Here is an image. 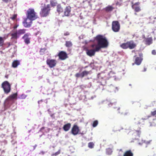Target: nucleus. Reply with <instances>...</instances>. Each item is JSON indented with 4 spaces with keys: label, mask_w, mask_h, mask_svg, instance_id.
<instances>
[{
    "label": "nucleus",
    "mask_w": 156,
    "mask_h": 156,
    "mask_svg": "<svg viewBox=\"0 0 156 156\" xmlns=\"http://www.w3.org/2000/svg\"><path fill=\"white\" fill-rule=\"evenodd\" d=\"M152 54L153 55H156V51L155 50H153L152 51Z\"/></svg>",
    "instance_id": "44"
},
{
    "label": "nucleus",
    "mask_w": 156,
    "mask_h": 156,
    "mask_svg": "<svg viewBox=\"0 0 156 156\" xmlns=\"http://www.w3.org/2000/svg\"><path fill=\"white\" fill-rule=\"evenodd\" d=\"M71 127V124L68 123L65 125L63 127V129L66 131H68L70 129Z\"/></svg>",
    "instance_id": "20"
},
{
    "label": "nucleus",
    "mask_w": 156,
    "mask_h": 156,
    "mask_svg": "<svg viewBox=\"0 0 156 156\" xmlns=\"http://www.w3.org/2000/svg\"><path fill=\"white\" fill-rule=\"evenodd\" d=\"M26 30L25 29H20L14 32L11 34V38L17 39L21 35L24 34L26 33Z\"/></svg>",
    "instance_id": "4"
},
{
    "label": "nucleus",
    "mask_w": 156,
    "mask_h": 156,
    "mask_svg": "<svg viewBox=\"0 0 156 156\" xmlns=\"http://www.w3.org/2000/svg\"><path fill=\"white\" fill-rule=\"evenodd\" d=\"M98 124V122L97 120L94 121L93 123L92 126L93 127H96Z\"/></svg>",
    "instance_id": "37"
},
{
    "label": "nucleus",
    "mask_w": 156,
    "mask_h": 156,
    "mask_svg": "<svg viewBox=\"0 0 156 156\" xmlns=\"http://www.w3.org/2000/svg\"><path fill=\"white\" fill-rule=\"evenodd\" d=\"M113 73L112 72H110L108 73V75H109V77H111L113 76L114 75Z\"/></svg>",
    "instance_id": "41"
},
{
    "label": "nucleus",
    "mask_w": 156,
    "mask_h": 156,
    "mask_svg": "<svg viewBox=\"0 0 156 156\" xmlns=\"http://www.w3.org/2000/svg\"><path fill=\"white\" fill-rule=\"evenodd\" d=\"M147 69L146 68H144V70L143 71L144 72H145L146 71Z\"/></svg>",
    "instance_id": "51"
},
{
    "label": "nucleus",
    "mask_w": 156,
    "mask_h": 156,
    "mask_svg": "<svg viewBox=\"0 0 156 156\" xmlns=\"http://www.w3.org/2000/svg\"><path fill=\"white\" fill-rule=\"evenodd\" d=\"M152 141L151 140H150L148 141H146L145 140H142L141 142H139L138 144L140 145H142L143 144H146V147H147V146L150 144Z\"/></svg>",
    "instance_id": "16"
},
{
    "label": "nucleus",
    "mask_w": 156,
    "mask_h": 156,
    "mask_svg": "<svg viewBox=\"0 0 156 156\" xmlns=\"http://www.w3.org/2000/svg\"><path fill=\"white\" fill-rule=\"evenodd\" d=\"M132 8L134 9L136 12H139L140 11V7L136 6L135 4L132 5Z\"/></svg>",
    "instance_id": "23"
},
{
    "label": "nucleus",
    "mask_w": 156,
    "mask_h": 156,
    "mask_svg": "<svg viewBox=\"0 0 156 156\" xmlns=\"http://www.w3.org/2000/svg\"><path fill=\"white\" fill-rule=\"evenodd\" d=\"M123 156H133V154L130 150L126 151Z\"/></svg>",
    "instance_id": "24"
},
{
    "label": "nucleus",
    "mask_w": 156,
    "mask_h": 156,
    "mask_svg": "<svg viewBox=\"0 0 156 156\" xmlns=\"http://www.w3.org/2000/svg\"><path fill=\"white\" fill-rule=\"evenodd\" d=\"M30 35V33H27L25 34L22 37V38L24 39L25 43L28 44L30 43V38L29 36Z\"/></svg>",
    "instance_id": "12"
},
{
    "label": "nucleus",
    "mask_w": 156,
    "mask_h": 156,
    "mask_svg": "<svg viewBox=\"0 0 156 156\" xmlns=\"http://www.w3.org/2000/svg\"><path fill=\"white\" fill-rule=\"evenodd\" d=\"M58 55L59 59L62 60H64L67 57L66 53L63 51H61L58 53Z\"/></svg>",
    "instance_id": "11"
},
{
    "label": "nucleus",
    "mask_w": 156,
    "mask_h": 156,
    "mask_svg": "<svg viewBox=\"0 0 156 156\" xmlns=\"http://www.w3.org/2000/svg\"><path fill=\"white\" fill-rule=\"evenodd\" d=\"M17 17V15L16 14H14L13 16H12L11 17H10V18L13 20H14Z\"/></svg>",
    "instance_id": "40"
},
{
    "label": "nucleus",
    "mask_w": 156,
    "mask_h": 156,
    "mask_svg": "<svg viewBox=\"0 0 156 156\" xmlns=\"http://www.w3.org/2000/svg\"><path fill=\"white\" fill-rule=\"evenodd\" d=\"M114 8L111 6L109 5L106 7L105 9V10L107 12H110L112 11Z\"/></svg>",
    "instance_id": "27"
},
{
    "label": "nucleus",
    "mask_w": 156,
    "mask_h": 156,
    "mask_svg": "<svg viewBox=\"0 0 156 156\" xmlns=\"http://www.w3.org/2000/svg\"><path fill=\"white\" fill-rule=\"evenodd\" d=\"M18 25H16L14 27V29H16L17 28V27H18Z\"/></svg>",
    "instance_id": "49"
},
{
    "label": "nucleus",
    "mask_w": 156,
    "mask_h": 156,
    "mask_svg": "<svg viewBox=\"0 0 156 156\" xmlns=\"http://www.w3.org/2000/svg\"><path fill=\"white\" fill-rule=\"evenodd\" d=\"M134 65V63H133V64H132V65Z\"/></svg>",
    "instance_id": "54"
},
{
    "label": "nucleus",
    "mask_w": 156,
    "mask_h": 156,
    "mask_svg": "<svg viewBox=\"0 0 156 156\" xmlns=\"http://www.w3.org/2000/svg\"><path fill=\"white\" fill-rule=\"evenodd\" d=\"M85 98L86 99L87 98L89 100H91L93 99L94 98V97L92 96H90V94H86L85 95Z\"/></svg>",
    "instance_id": "30"
},
{
    "label": "nucleus",
    "mask_w": 156,
    "mask_h": 156,
    "mask_svg": "<svg viewBox=\"0 0 156 156\" xmlns=\"http://www.w3.org/2000/svg\"><path fill=\"white\" fill-rule=\"evenodd\" d=\"M112 28L115 32H118L120 29V24L117 21H114L112 23Z\"/></svg>",
    "instance_id": "9"
},
{
    "label": "nucleus",
    "mask_w": 156,
    "mask_h": 156,
    "mask_svg": "<svg viewBox=\"0 0 156 156\" xmlns=\"http://www.w3.org/2000/svg\"><path fill=\"white\" fill-rule=\"evenodd\" d=\"M140 132L139 130H135L134 132L133 135L134 136H137L135 138V139H137L138 137H140Z\"/></svg>",
    "instance_id": "22"
},
{
    "label": "nucleus",
    "mask_w": 156,
    "mask_h": 156,
    "mask_svg": "<svg viewBox=\"0 0 156 156\" xmlns=\"http://www.w3.org/2000/svg\"><path fill=\"white\" fill-rule=\"evenodd\" d=\"M72 44L70 41H66V42L65 45L67 47H70L72 46Z\"/></svg>",
    "instance_id": "29"
},
{
    "label": "nucleus",
    "mask_w": 156,
    "mask_h": 156,
    "mask_svg": "<svg viewBox=\"0 0 156 156\" xmlns=\"http://www.w3.org/2000/svg\"><path fill=\"white\" fill-rule=\"evenodd\" d=\"M129 86H131V84H129Z\"/></svg>",
    "instance_id": "55"
},
{
    "label": "nucleus",
    "mask_w": 156,
    "mask_h": 156,
    "mask_svg": "<svg viewBox=\"0 0 156 156\" xmlns=\"http://www.w3.org/2000/svg\"><path fill=\"white\" fill-rule=\"evenodd\" d=\"M75 76L77 78H83L82 73H77L75 74Z\"/></svg>",
    "instance_id": "33"
},
{
    "label": "nucleus",
    "mask_w": 156,
    "mask_h": 156,
    "mask_svg": "<svg viewBox=\"0 0 156 156\" xmlns=\"http://www.w3.org/2000/svg\"><path fill=\"white\" fill-rule=\"evenodd\" d=\"M27 96L24 94H22L20 96V98L22 99H24L26 98Z\"/></svg>",
    "instance_id": "39"
},
{
    "label": "nucleus",
    "mask_w": 156,
    "mask_h": 156,
    "mask_svg": "<svg viewBox=\"0 0 156 156\" xmlns=\"http://www.w3.org/2000/svg\"><path fill=\"white\" fill-rule=\"evenodd\" d=\"M145 119H141L139 120V122H138L137 124L140 125L141 124L142 125H143L144 124V120H146Z\"/></svg>",
    "instance_id": "31"
},
{
    "label": "nucleus",
    "mask_w": 156,
    "mask_h": 156,
    "mask_svg": "<svg viewBox=\"0 0 156 156\" xmlns=\"http://www.w3.org/2000/svg\"><path fill=\"white\" fill-rule=\"evenodd\" d=\"M113 108H115V107H113Z\"/></svg>",
    "instance_id": "56"
},
{
    "label": "nucleus",
    "mask_w": 156,
    "mask_h": 156,
    "mask_svg": "<svg viewBox=\"0 0 156 156\" xmlns=\"http://www.w3.org/2000/svg\"><path fill=\"white\" fill-rule=\"evenodd\" d=\"M4 42L3 38L2 37H0V47L2 46L3 45Z\"/></svg>",
    "instance_id": "36"
},
{
    "label": "nucleus",
    "mask_w": 156,
    "mask_h": 156,
    "mask_svg": "<svg viewBox=\"0 0 156 156\" xmlns=\"http://www.w3.org/2000/svg\"><path fill=\"white\" fill-rule=\"evenodd\" d=\"M64 35L66 36L68 35H69V33L68 32H66L64 34Z\"/></svg>",
    "instance_id": "48"
},
{
    "label": "nucleus",
    "mask_w": 156,
    "mask_h": 156,
    "mask_svg": "<svg viewBox=\"0 0 156 156\" xmlns=\"http://www.w3.org/2000/svg\"><path fill=\"white\" fill-rule=\"evenodd\" d=\"M120 109V108H119L118 109V110H119V109Z\"/></svg>",
    "instance_id": "53"
},
{
    "label": "nucleus",
    "mask_w": 156,
    "mask_h": 156,
    "mask_svg": "<svg viewBox=\"0 0 156 156\" xmlns=\"http://www.w3.org/2000/svg\"><path fill=\"white\" fill-rule=\"evenodd\" d=\"M119 90V88L117 87H115L112 85H110L109 86V91L112 92L114 91L116 92Z\"/></svg>",
    "instance_id": "18"
},
{
    "label": "nucleus",
    "mask_w": 156,
    "mask_h": 156,
    "mask_svg": "<svg viewBox=\"0 0 156 156\" xmlns=\"http://www.w3.org/2000/svg\"><path fill=\"white\" fill-rule=\"evenodd\" d=\"M71 8L70 6L66 7L65 9L64 15L66 16H69L70 15Z\"/></svg>",
    "instance_id": "14"
},
{
    "label": "nucleus",
    "mask_w": 156,
    "mask_h": 156,
    "mask_svg": "<svg viewBox=\"0 0 156 156\" xmlns=\"http://www.w3.org/2000/svg\"><path fill=\"white\" fill-rule=\"evenodd\" d=\"M45 153L43 151H41L39 153V154H41L43 155Z\"/></svg>",
    "instance_id": "47"
},
{
    "label": "nucleus",
    "mask_w": 156,
    "mask_h": 156,
    "mask_svg": "<svg viewBox=\"0 0 156 156\" xmlns=\"http://www.w3.org/2000/svg\"><path fill=\"white\" fill-rule=\"evenodd\" d=\"M50 3L52 6L56 5L57 4L56 0H51Z\"/></svg>",
    "instance_id": "32"
},
{
    "label": "nucleus",
    "mask_w": 156,
    "mask_h": 156,
    "mask_svg": "<svg viewBox=\"0 0 156 156\" xmlns=\"http://www.w3.org/2000/svg\"><path fill=\"white\" fill-rule=\"evenodd\" d=\"M57 11L59 13L62 12L63 11L62 8L61 6L60 5H58L57 6Z\"/></svg>",
    "instance_id": "25"
},
{
    "label": "nucleus",
    "mask_w": 156,
    "mask_h": 156,
    "mask_svg": "<svg viewBox=\"0 0 156 156\" xmlns=\"http://www.w3.org/2000/svg\"><path fill=\"white\" fill-rule=\"evenodd\" d=\"M98 79L99 80V82L100 83L101 85L104 86L105 85L106 83V80L108 77L105 76V74L104 73H99L98 75Z\"/></svg>",
    "instance_id": "5"
},
{
    "label": "nucleus",
    "mask_w": 156,
    "mask_h": 156,
    "mask_svg": "<svg viewBox=\"0 0 156 156\" xmlns=\"http://www.w3.org/2000/svg\"><path fill=\"white\" fill-rule=\"evenodd\" d=\"M152 43V39L151 37L145 39L144 41V43L146 44L149 45Z\"/></svg>",
    "instance_id": "17"
},
{
    "label": "nucleus",
    "mask_w": 156,
    "mask_h": 156,
    "mask_svg": "<svg viewBox=\"0 0 156 156\" xmlns=\"http://www.w3.org/2000/svg\"><path fill=\"white\" fill-rule=\"evenodd\" d=\"M37 146V145H35L34 146V149H35V148Z\"/></svg>",
    "instance_id": "50"
},
{
    "label": "nucleus",
    "mask_w": 156,
    "mask_h": 156,
    "mask_svg": "<svg viewBox=\"0 0 156 156\" xmlns=\"http://www.w3.org/2000/svg\"><path fill=\"white\" fill-rule=\"evenodd\" d=\"M20 62L18 60H14L13 61L12 64V66L13 68H15L20 65Z\"/></svg>",
    "instance_id": "19"
},
{
    "label": "nucleus",
    "mask_w": 156,
    "mask_h": 156,
    "mask_svg": "<svg viewBox=\"0 0 156 156\" xmlns=\"http://www.w3.org/2000/svg\"><path fill=\"white\" fill-rule=\"evenodd\" d=\"M142 60V58L141 57H137L135 59V64L137 65L140 64Z\"/></svg>",
    "instance_id": "21"
},
{
    "label": "nucleus",
    "mask_w": 156,
    "mask_h": 156,
    "mask_svg": "<svg viewBox=\"0 0 156 156\" xmlns=\"http://www.w3.org/2000/svg\"><path fill=\"white\" fill-rule=\"evenodd\" d=\"M3 2H8L11 1V0H2Z\"/></svg>",
    "instance_id": "46"
},
{
    "label": "nucleus",
    "mask_w": 156,
    "mask_h": 156,
    "mask_svg": "<svg viewBox=\"0 0 156 156\" xmlns=\"http://www.w3.org/2000/svg\"><path fill=\"white\" fill-rule=\"evenodd\" d=\"M60 153V151H58L57 152L55 153L54 154H53V155H55V156H56V155H58V154H59Z\"/></svg>",
    "instance_id": "43"
},
{
    "label": "nucleus",
    "mask_w": 156,
    "mask_h": 156,
    "mask_svg": "<svg viewBox=\"0 0 156 156\" xmlns=\"http://www.w3.org/2000/svg\"><path fill=\"white\" fill-rule=\"evenodd\" d=\"M112 149L110 148H108L106 150V154L108 155H110L112 154Z\"/></svg>",
    "instance_id": "28"
},
{
    "label": "nucleus",
    "mask_w": 156,
    "mask_h": 156,
    "mask_svg": "<svg viewBox=\"0 0 156 156\" xmlns=\"http://www.w3.org/2000/svg\"><path fill=\"white\" fill-rule=\"evenodd\" d=\"M42 5L41 7L40 14L41 17H46L49 14L50 10V6L49 5H47L45 6L44 4H42Z\"/></svg>",
    "instance_id": "2"
},
{
    "label": "nucleus",
    "mask_w": 156,
    "mask_h": 156,
    "mask_svg": "<svg viewBox=\"0 0 156 156\" xmlns=\"http://www.w3.org/2000/svg\"><path fill=\"white\" fill-rule=\"evenodd\" d=\"M32 20L27 17L23 22V26L25 27H30L31 25Z\"/></svg>",
    "instance_id": "10"
},
{
    "label": "nucleus",
    "mask_w": 156,
    "mask_h": 156,
    "mask_svg": "<svg viewBox=\"0 0 156 156\" xmlns=\"http://www.w3.org/2000/svg\"><path fill=\"white\" fill-rule=\"evenodd\" d=\"M79 129V127L76 125H74L71 130V133L74 135H76L78 133Z\"/></svg>",
    "instance_id": "13"
},
{
    "label": "nucleus",
    "mask_w": 156,
    "mask_h": 156,
    "mask_svg": "<svg viewBox=\"0 0 156 156\" xmlns=\"http://www.w3.org/2000/svg\"><path fill=\"white\" fill-rule=\"evenodd\" d=\"M115 105V103H111L109 104H108V105L109 107H110L112 106L113 105Z\"/></svg>",
    "instance_id": "45"
},
{
    "label": "nucleus",
    "mask_w": 156,
    "mask_h": 156,
    "mask_svg": "<svg viewBox=\"0 0 156 156\" xmlns=\"http://www.w3.org/2000/svg\"><path fill=\"white\" fill-rule=\"evenodd\" d=\"M151 115L153 116H154L156 115V110L154 111H152L151 112Z\"/></svg>",
    "instance_id": "42"
},
{
    "label": "nucleus",
    "mask_w": 156,
    "mask_h": 156,
    "mask_svg": "<svg viewBox=\"0 0 156 156\" xmlns=\"http://www.w3.org/2000/svg\"><path fill=\"white\" fill-rule=\"evenodd\" d=\"M2 87L3 88L5 93L7 94L10 91L11 87L9 83L7 81H5L2 84Z\"/></svg>",
    "instance_id": "7"
},
{
    "label": "nucleus",
    "mask_w": 156,
    "mask_h": 156,
    "mask_svg": "<svg viewBox=\"0 0 156 156\" xmlns=\"http://www.w3.org/2000/svg\"><path fill=\"white\" fill-rule=\"evenodd\" d=\"M95 39L97 41V44H93L91 45L93 48L95 47V48L94 49L86 50L87 55L90 57L94 56L96 51H98L101 48L107 47L108 45V42L106 38L102 35H97Z\"/></svg>",
    "instance_id": "1"
},
{
    "label": "nucleus",
    "mask_w": 156,
    "mask_h": 156,
    "mask_svg": "<svg viewBox=\"0 0 156 156\" xmlns=\"http://www.w3.org/2000/svg\"><path fill=\"white\" fill-rule=\"evenodd\" d=\"M46 63L50 68H52L56 66L57 61L55 59L48 58L46 60Z\"/></svg>",
    "instance_id": "8"
},
{
    "label": "nucleus",
    "mask_w": 156,
    "mask_h": 156,
    "mask_svg": "<svg viewBox=\"0 0 156 156\" xmlns=\"http://www.w3.org/2000/svg\"><path fill=\"white\" fill-rule=\"evenodd\" d=\"M17 97V93H14L9 97L4 102V105L6 108L9 107L10 105L14 101V99H16Z\"/></svg>",
    "instance_id": "3"
},
{
    "label": "nucleus",
    "mask_w": 156,
    "mask_h": 156,
    "mask_svg": "<svg viewBox=\"0 0 156 156\" xmlns=\"http://www.w3.org/2000/svg\"><path fill=\"white\" fill-rule=\"evenodd\" d=\"M139 55H140V56H142V54L141 53L140 54H139Z\"/></svg>",
    "instance_id": "52"
},
{
    "label": "nucleus",
    "mask_w": 156,
    "mask_h": 156,
    "mask_svg": "<svg viewBox=\"0 0 156 156\" xmlns=\"http://www.w3.org/2000/svg\"><path fill=\"white\" fill-rule=\"evenodd\" d=\"M150 19H151V20H152V21H151L150 23H154V20L155 19H156V17H154L152 16H151L149 18Z\"/></svg>",
    "instance_id": "38"
},
{
    "label": "nucleus",
    "mask_w": 156,
    "mask_h": 156,
    "mask_svg": "<svg viewBox=\"0 0 156 156\" xmlns=\"http://www.w3.org/2000/svg\"><path fill=\"white\" fill-rule=\"evenodd\" d=\"M120 46L121 48L123 49H126L128 48V42H127L126 43H124L120 45Z\"/></svg>",
    "instance_id": "26"
},
{
    "label": "nucleus",
    "mask_w": 156,
    "mask_h": 156,
    "mask_svg": "<svg viewBox=\"0 0 156 156\" xmlns=\"http://www.w3.org/2000/svg\"><path fill=\"white\" fill-rule=\"evenodd\" d=\"M83 77L87 76L89 73V72L87 71H83L82 73Z\"/></svg>",
    "instance_id": "34"
},
{
    "label": "nucleus",
    "mask_w": 156,
    "mask_h": 156,
    "mask_svg": "<svg viewBox=\"0 0 156 156\" xmlns=\"http://www.w3.org/2000/svg\"><path fill=\"white\" fill-rule=\"evenodd\" d=\"M128 48L130 49H133L136 46V44H135L133 41H128Z\"/></svg>",
    "instance_id": "15"
},
{
    "label": "nucleus",
    "mask_w": 156,
    "mask_h": 156,
    "mask_svg": "<svg viewBox=\"0 0 156 156\" xmlns=\"http://www.w3.org/2000/svg\"><path fill=\"white\" fill-rule=\"evenodd\" d=\"M27 17L32 20H34L37 18V17L35 15V12H34V9H28L27 10Z\"/></svg>",
    "instance_id": "6"
},
{
    "label": "nucleus",
    "mask_w": 156,
    "mask_h": 156,
    "mask_svg": "<svg viewBox=\"0 0 156 156\" xmlns=\"http://www.w3.org/2000/svg\"><path fill=\"white\" fill-rule=\"evenodd\" d=\"M94 144L92 142H90L88 144V147L90 148H92L94 147Z\"/></svg>",
    "instance_id": "35"
}]
</instances>
